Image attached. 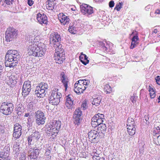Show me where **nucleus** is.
Returning <instances> with one entry per match:
<instances>
[{
  "label": "nucleus",
  "instance_id": "nucleus-15",
  "mask_svg": "<svg viewBox=\"0 0 160 160\" xmlns=\"http://www.w3.org/2000/svg\"><path fill=\"white\" fill-rule=\"evenodd\" d=\"M45 129L47 135L48 136L52 137V138H55L56 134L58 133L56 131V129H55L51 124L46 126Z\"/></svg>",
  "mask_w": 160,
  "mask_h": 160
},
{
  "label": "nucleus",
  "instance_id": "nucleus-19",
  "mask_svg": "<svg viewBox=\"0 0 160 160\" xmlns=\"http://www.w3.org/2000/svg\"><path fill=\"white\" fill-rule=\"evenodd\" d=\"M73 98V96L70 95H68L67 96L66 100V105L68 108H71L74 105Z\"/></svg>",
  "mask_w": 160,
  "mask_h": 160
},
{
  "label": "nucleus",
  "instance_id": "nucleus-61",
  "mask_svg": "<svg viewBox=\"0 0 160 160\" xmlns=\"http://www.w3.org/2000/svg\"><path fill=\"white\" fill-rule=\"evenodd\" d=\"M98 160H104V158H103V157H102V158H100V157H99V158L98 159Z\"/></svg>",
  "mask_w": 160,
  "mask_h": 160
},
{
  "label": "nucleus",
  "instance_id": "nucleus-10",
  "mask_svg": "<svg viewBox=\"0 0 160 160\" xmlns=\"http://www.w3.org/2000/svg\"><path fill=\"white\" fill-rule=\"evenodd\" d=\"M35 122L38 125H42L44 124L46 119L44 113L41 111L38 110L35 113Z\"/></svg>",
  "mask_w": 160,
  "mask_h": 160
},
{
  "label": "nucleus",
  "instance_id": "nucleus-18",
  "mask_svg": "<svg viewBox=\"0 0 160 160\" xmlns=\"http://www.w3.org/2000/svg\"><path fill=\"white\" fill-rule=\"evenodd\" d=\"M60 76H61V82L65 87V90L66 91L68 87V83L69 82V80L63 72L61 73Z\"/></svg>",
  "mask_w": 160,
  "mask_h": 160
},
{
  "label": "nucleus",
  "instance_id": "nucleus-47",
  "mask_svg": "<svg viewBox=\"0 0 160 160\" xmlns=\"http://www.w3.org/2000/svg\"><path fill=\"white\" fill-rule=\"evenodd\" d=\"M157 83L160 85V76H157L155 78Z\"/></svg>",
  "mask_w": 160,
  "mask_h": 160
},
{
  "label": "nucleus",
  "instance_id": "nucleus-37",
  "mask_svg": "<svg viewBox=\"0 0 160 160\" xmlns=\"http://www.w3.org/2000/svg\"><path fill=\"white\" fill-rule=\"evenodd\" d=\"M68 31L71 33L75 34L76 33V28L74 26H71L70 25L68 29Z\"/></svg>",
  "mask_w": 160,
  "mask_h": 160
},
{
  "label": "nucleus",
  "instance_id": "nucleus-1",
  "mask_svg": "<svg viewBox=\"0 0 160 160\" xmlns=\"http://www.w3.org/2000/svg\"><path fill=\"white\" fill-rule=\"evenodd\" d=\"M28 54L29 55H33L35 57H42L43 56L46 52L45 48V45L44 44H39L36 42L31 40L29 42L28 46Z\"/></svg>",
  "mask_w": 160,
  "mask_h": 160
},
{
  "label": "nucleus",
  "instance_id": "nucleus-27",
  "mask_svg": "<svg viewBox=\"0 0 160 160\" xmlns=\"http://www.w3.org/2000/svg\"><path fill=\"white\" fill-rule=\"evenodd\" d=\"M13 76H11L8 78L7 79V84L11 87H12L11 85H14L17 83V81L15 79H13L14 78Z\"/></svg>",
  "mask_w": 160,
  "mask_h": 160
},
{
  "label": "nucleus",
  "instance_id": "nucleus-48",
  "mask_svg": "<svg viewBox=\"0 0 160 160\" xmlns=\"http://www.w3.org/2000/svg\"><path fill=\"white\" fill-rule=\"evenodd\" d=\"M119 4H120L121 3H119ZM121 8V5L120 4H117L114 8V9H116L118 11H119Z\"/></svg>",
  "mask_w": 160,
  "mask_h": 160
},
{
  "label": "nucleus",
  "instance_id": "nucleus-39",
  "mask_svg": "<svg viewBox=\"0 0 160 160\" xmlns=\"http://www.w3.org/2000/svg\"><path fill=\"white\" fill-rule=\"evenodd\" d=\"M127 125H135L134 120L132 118H129L127 120Z\"/></svg>",
  "mask_w": 160,
  "mask_h": 160
},
{
  "label": "nucleus",
  "instance_id": "nucleus-54",
  "mask_svg": "<svg viewBox=\"0 0 160 160\" xmlns=\"http://www.w3.org/2000/svg\"><path fill=\"white\" fill-rule=\"evenodd\" d=\"M155 137H156L158 140L157 145H160V134L159 135L156 136Z\"/></svg>",
  "mask_w": 160,
  "mask_h": 160
},
{
  "label": "nucleus",
  "instance_id": "nucleus-9",
  "mask_svg": "<svg viewBox=\"0 0 160 160\" xmlns=\"http://www.w3.org/2000/svg\"><path fill=\"white\" fill-rule=\"evenodd\" d=\"M82 113L80 108L76 109L73 115V122L75 125H79L82 120Z\"/></svg>",
  "mask_w": 160,
  "mask_h": 160
},
{
  "label": "nucleus",
  "instance_id": "nucleus-26",
  "mask_svg": "<svg viewBox=\"0 0 160 160\" xmlns=\"http://www.w3.org/2000/svg\"><path fill=\"white\" fill-rule=\"evenodd\" d=\"M39 153V150L37 148H35L33 149V152L32 154H30L29 156L30 158L35 159H36Z\"/></svg>",
  "mask_w": 160,
  "mask_h": 160
},
{
  "label": "nucleus",
  "instance_id": "nucleus-59",
  "mask_svg": "<svg viewBox=\"0 0 160 160\" xmlns=\"http://www.w3.org/2000/svg\"><path fill=\"white\" fill-rule=\"evenodd\" d=\"M29 116H31V115H30L29 113H25L24 115V117H29Z\"/></svg>",
  "mask_w": 160,
  "mask_h": 160
},
{
  "label": "nucleus",
  "instance_id": "nucleus-62",
  "mask_svg": "<svg viewBox=\"0 0 160 160\" xmlns=\"http://www.w3.org/2000/svg\"><path fill=\"white\" fill-rule=\"evenodd\" d=\"M48 2H53L55 0H47Z\"/></svg>",
  "mask_w": 160,
  "mask_h": 160
},
{
  "label": "nucleus",
  "instance_id": "nucleus-55",
  "mask_svg": "<svg viewBox=\"0 0 160 160\" xmlns=\"http://www.w3.org/2000/svg\"><path fill=\"white\" fill-rule=\"evenodd\" d=\"M152 6L150 5H148L145 8V9L147 11H148L152 8Z\"/></svg>",
  "mask_w": 160,
  "mask_h": 160
},
{
  "label": "nucleus",
  "instance_id": "nucleus-25",
  "mask_svg": "<svg viewBox=\"0 0 160 160\" xmlns=\"http://www.w3.org/2000/svg\"><path fill=\"white\" fill-rule=\"evenodd\" d=\"M51 124L55 129H56V131L58 133L61 126V122L59 121H54Z\"/></svg>",
  "mask_w": 160,
  "mask_h": 160
},
{
  "label": "nucleus",
  "instance_id": "nucleus-60",
  "mask_svg": "<svg viewBox=\"0 0 160 160\" xmlns=\"http://www.w3.org/2000/svg\"><path fill=\"white\" fill-rule=\"evenodd\" d=\"M157 32H158V30L157 29H154V30L153 31V33H156Z\"/></svg>",
  "mask_w": 160,
  "mask_h": 160
},
{
  "label": "nucleus",
  "instance_id": "nucleus-5",
  "mask_svg": "<svg viewBox=\"0 0 160 160\" xmlns=\"http://www.w3.org/2000/svg\"><path fill=\"white\" fill-rule=\"evenodd\" d=\"M55 50L57 52L54 53V59L55 60L56 63L61 64L65 59V52L62 48L61 49H56Z\"/></svg>",
  "mask_w": 160,
  "mask_h": 160
},
{
  "label": "nucleus",
  "instance_id": "nucleus-35",
  "mask_svg": "<svg viewBox=\"0 0 160 160\" xmlns=\"http://www.w3.org/2000/svg\"><path fill=\"white\" fill-rule=\"evenodd\" d=\"M31 136L33 138V139H36L37 140H38L40 137V135L39 132L36 131H35L34 132H32Z\"/></svg>",
  "mask_w": 160,
  "mask_h": 160
},
{
  "label": "nucleus",
  "instance_id": "nucleus-50",
  "mask_svg": "<svg viewBox=\"0 0 160 160\" xmlns=\"http://www.w3.org/2000/svg\"><path fill=\"white\" fill-rule=\"evenodd\" d=\"M128 126L127 129L128 130H131L132 129H134V127H135L136 125H127Z\"/></svg>",
  "mask_w": 160,
  "mask_h": 160
},
{
  "label": "nucleus",
  "instance_id": "nucleus-6",
  "mask_svg": "<svg viewBox=\"0 0 160 160\" xmlns=\"http://www.w3.org/2000/svg\"><path fill=\"white\" fill-rule=\"evenodd\" d=\"M61 93L57 91H53L48 98L49 103L53 105H57L60 102Z\"/></svg>",
  "mask_w": 160,
  "mask_h": 160
},
{
  "label": "nucleus",
  "instance_id": "nucleus-4",
  "mask_svg": "<svg viewBox=\"0 0 160 160\" xmlns=\"http://www.w3.org/2000/svg\"><path fill=\"white\" fill-rule=\"evenodd\" d=\"M13 104L12 103L3 102L0 106V112L5 115H9L12 112Z\"/></svg>",
  "mask_w": 160,
  "mask_h": 160
},
{
  "label": "nucleus",
  "instance_id": "nucleus-24",
  "mask_svg": "<svg viewBox=\"0 0 160 160\" xmlns=\"http://www.w3.org/2000/svg\"><path fill=\"white\" fill-rule=\"evenodd\" d=\"M138 38L137 36L135 35L133 37L132 39V42L130 47V49H132L136 46L138 43Z\"/></svg>",
  "mask_w": 160,
  "mask_h": 160
},
{
  "label": "nucleus",
  "instance_id": "nucleus-42",
  "mask_svg": "<svg viewBox=\"0 0 160 160\" xmlns=\"http://www.w3.org/2000/svg\"><path fill=\"white\" fill-rule=\"evenodd\" d=\"M22 87L28 88H31V83L30 81L27 80L24 82Z\"/></svg>",
  "mask_w": 160,
  "mask_h": 160
},
{
  "label": "nucleus",
  "instance_id": "nucleus-58",
  "mask_svg": "<svg viewBox=\"0 0 160 160\" xmlns=\"http://www.w3.org/2000/svg\"><path fill=\"white\" fill-rule=\"evenodd\" d=\"M32 116H29V117H28V118L27 119V121H28V122H27V123L30 122L31 121V119L32 118Z\"/></svg>",
  "mask_w": 160,
  "mask_h": 160
},
{
  "label": "nucleus",
  "instance_id": "nucleus-52",
  "mask_svg": "<svg viewBox=\"0 0 160 160\" xmlns=\"http://www.w3.org/2000/svg\"><path fill=\"white\" fill-rule=\"evenodd\" d=\"M144 119H143L144 120L145 119V120L146 121V123L147 124H148L149 123V122L148 121V120H149V117L148 115H145L144 117Z\"/></svg>",
  "mask_w": 160,
  "mask_h": 160
},
{
  "label": "nucleus",
  "instance_id": "nucleus-14",
  "mask_svg": "<svg viewBox=\"0 0 160 160\" xmlns=\"http://www.w3.org/2000/svg\"><path fill=\"white\" fill-rule=\"evenodd\" d=\"M22 126L18 123L14 124L13 136L15 138H18L22 134Z\"/></svg>",
  "mask_w": 160,
  "mask_h": 160
},
{
  "label": "nucleus",
  "instance_id": "nucleus-34",
  "mask_svg": "<svg viewBox=\"0 0 160 160\" xmlns=\"http://www.w3.org/2000/svg\"><path fill=\"white\" fill-rule=\"evenodd\" d=\"M89 82L88 80L82 79L76 82V83H77L78 84L85 85H87L89 83Z\"/></svg>",
  "mask_w": 160,
  "mask_h": 160
},
{
  "label": "nucleus",
  "instance_id": "nucleus-17",
  "mask_svg": "<svg viewBox=\"0 0 160 160\" xmlns=\"http://www.w3.org/2000/svg\"><path fill=\"white\" fill-rule=\"evenodd\" d=\"M37 18L38 22L41 24H44L47 25L48 21L46 15L43 13L42 14L40 13L37 14Z\"/></svg>",
  "mask_w": 160,
  "mask_h": 160
},
{
  "label": "nucleus",
  "instance_id": "nucleus-7",
  "mask_svg": "<svg viewBox=\"0 0 160 160\" xmlns=\"http://www.w3.org/2000/svg\"><path fill=\"white\" fill-rule=\"evenodd\" d=\"M89 138L91 139L92 142L94 143L98 141L100 139L103 138V135L102 133H99L97 131L91 130L88 133Z\"/></svg>",
  "mask_w": 160,
  "mask_h": 160
},
{
  "label": "nucleus",
  "instance_id": "nucleus-29",
  "mask_svg": "<svg viewBox=\"0 0 160 160\" xmlns=\"http://www.w3.org/2000/svg\"><path fill=\"white\" fill-rule=\"evenodd\" d=\"M102 98L100 96H98L96 98H94L92 102V104L96 106H98L101 101Z\"/></svg>",
  "mask_w": 160,
  "mask_h": 160
},
{
  "label": "nucleus",
  "instance_id": "nucleus-30",
  "mask_svg": "<svg viewBox=\"0 0 160 160\" xmlns=\"http://www.w3.org/2000/svg\"><path fill=\"white\" fill-rule=\"evenodd\" d=\"M37 87L40 89H42V90H45V91H47L48 88V85L47 83L42 82L39 84L38 86Z\"/></svg>",
  "mask_w": 160,
  "mask_h": 160
},
{
  "label": "nucleus",
  "instance_id": "nucleus-46",
  "mask_svg": "<svg viewBox=\"0 0 160 160\" xmlns=\"http://www.w3.org/2000/svg\"><path fill=\"white\" fill-rule=\"evenodd\" d=\"M14 0H2V2H4L7 5H10L12 4V2Z\"/></svg>",
  "mask_w": 160,
  "mask_h": 160
},
{
  "label": "nucleus",
  "instance_id": "nucleus-21",
  "mask_svg": "<svg viewBox=\"0 0 160 160\" xmlns=\"http://www.w3.org/2000/svg\"><path fill=\"white\" fill-rule=\"evenodd\" d=\"M47 91H45V90L40 89L37 87H36V90L35 91V94L37 95L38 97L43 98L46 94Z\"/></svg>",
  "mask_w": 160,
  "mask_h": 160
},
{
  "label": "nucleus",
  "instance_id": "nucleus-28",
  "mask_svg": "<svg viewBox=\"0 0 160 160\" xmlns=\"http://www.w3.org/2000/svg\"><path fill=\"white\" fill-rule=\"evenodd\" d=\"M91 155L92 157L93 160H98L100 157V154L97 153V150H93L92 152L91 153Z\"/></svg>",
  "mask_w": 160,
  "mask_h": 160
},
{
  "label": "nucleus",
  "instance_id": "nucleus-2",
  "mask_svg": "<svg viewBox=\"0 0 160 160\" xmlns=\"http://www.w3.org/2000/svg\"><path fill=\"white\" fill-rule=\"evenodd\" d=\"M20 56L17 50H9L6 53L5 64L6 67L13 68L17 66Z\"/></svg>",
  "mask_w": 160,
  "mask_h": 160
},
{
  "label": "nucleus",
  "instance_id": "nucleus-57",
  "mask_svg": "<svg viewBox=\"0 0 160 160\" xmlns=\"http://www.w3.org/2000/svg\"><path fill=\"white\" fill-rule=\"evenodd\" d=\"M155 14H160V10L159 9H157L154 12Z\"/></svg>",
  "mask_w": 160,
  "mask_h": 160
},
{
  "label": "nucleus",
  "instance_id": "nucleus-20",
  "mask_svg": "<svg viewBox=\"0 0 160 160\" xmlns=\"http://www.w3.org/2000/svg\"><path fill=\"white\" fill-rule=\"evenodd\" d=\"M59 19L61 23L64 25L68 24L70 20L68 17L63 13L60 14Z\"/></svg>",
  "mask_w": 160,
  "mask_h": 160
},
{
  "label": "nucleus",
  "instance_id": "nucleus-13",
  "mask_svg": "<svg viewBox=\"0 0 160 160\" xmlns=\"http://www.w3.org/2000/svg\"><path fill=\"white\" fill-rule=\"evenodd\" d=\"M10 148L8 146H5L3 151L0 152V160H11L9 156Z\"/></svg>",
  "mask_w": 160,
  "mask_h": 160
},
{
  "label": "nucleus",
  "instance_id": "nucleus-41",
  "mask_svg": "<svg viewBox=\"0 0 160 160\" xmlns=\"http://www.w3.org/2000/svg\"><path fill=\"white\" fill-rule=\"evenodd\" d=\"M149 91L150 92V95L151 98H154L155 97L156 94L153 89L150 88L149 89Z\"/></svg>",
  "mask_w": 160,
  "mask_h": 160
},
{
  "label": "nucleus",
  "instance_id": "nucleus-45",
  "mask_svg": "<svg viewBox=\"0 0 160 160\" xmlns=\"http://www.w3.org/2000/svg\"><path fill=\"white\" fill-rule=\"evenodd\" d=\"M27 140L28 141V145L30 146L32 144L31 143V142L33 140H34V139H33V138L32 137V136L31 135L28 137V138Z\"/></svg>",
  "mask_w": 160,
  "mask_h": 160
},
{
  "label": "nucleus",
  "instance_id": "nucleus-56",
  "mask_svg": "<svg viewBox=\"0 0 160 160\" xmlns=\"http://www.w3.org/2000/svg\"><path fill=\"white\" fill-rule=\"evenodd\" d=\"M81 107L82 108L84 109L86 108V103H83L81 105Z\"/></svg>",
  "mask_w": 160,
  "mask_h": 160
},
{
  "label": "nucleus",
  "instance_id": "nucleus-38",
  "mask_svg": "<svg viewBox=\"0 0 160 160\" xmlns=\"http://www.w3.org/2000/svg\"><path fill=\"white\" fill-rule=\"evenodd\" d=\"M99 47H100L102 50L105 52L107 51V47L105 46V43L102 42H100L99 43Z\"/></svg>",
  "mask_w": 160,
  "mask_h": 160
},
{
  "label": "nucleus",
  "instance_id": "nucleus-53",
  "mask_svg": "<svg viewBox=\"0 0 160 160\" xmlns=\"http://www.w3.org/2000/svg\"><path fill=\"white\" fill-rule=\"evenodd\" d=\"M29 6H31L33 4L34 1L33 0H27Z\"/></svg>",
  "mask_w": 160,
  "mask_h": 160
},
{
  "label": "nucleus",
  "instance_id": "nucleus-16",
  "mask_svg": "<svg viewBox=\"0 0 160 160\" xmlns=\"http://www.w3.org/2000/svg\"><path fill=\"white\" fill-rule=\"evenodd\" d=\"M87 85H85L78 84L75 83L74 85V91L77 94H80L83 93L87 88Z\"/></svg>",
  "mask_w": 160,
  "mask_h": 160
},
{
  "label": "nucleus",
  "instance_id": "nucleus-40",
  "mask_svg": "<svg viewBox=\"0 0 160 160\" xmlns=\"http://www.w3.org/2000/svg\"><path fill=\"white\" fill-rule=\"evenodd\" d=\"M54 4H55L54 3ZM53 2H48L47 7L48 9L52 10L55 9V6Z\"/></svg>",
  "mask_w": 160,
  "mask_h": 160
},
{
  "label": "nucleus",
  "instance_id": "nucleus-8",
  "mask_svg": "<svg viewBox=\"0 0 160 160\" xmlns=\"http://www.w3.org/2000/svg\"><path fill=\"white\" fill-rule=\"evenodd\" d=\"M104 119L103 114L98 113L94 115L92 119L91 124L93 127L95 128L102 123Z\"/></svg>",
  "mask_w": 160,
  "mask_h": 160
},
{
  "label": "nucleus",
  "instance_id": "nucleus-44",
  "mask_svg": "<svg viewBox=\"0 0 160 160\" xmlns=\"http://www.w3.org/2000/svg\"><path fill=\"white\" fill-rule=\"evenodd\" d=\"M139 148L140 154H142L143 152L144 149V145L142 144H139Z\"/></svg>",
  "mask_w": 160,
  "mask_h": 160
},
{
  "label": "nucleus",
  "instance_id": "nucleus-49",
  "mask_svg": "<svg viewBox=\"0 0 160 160\" xmlns=\"http://www.w3.org/2000/svg\"><path fill=\"white\" fill-rule=\"evenodd\" d=\"M114 1H112V0L111 1L109 2V7L110 8H112L113 7H114Z\"/></svg>",
  "mask_w": 160,
  "mask_h": 160
},
{
  "label": "nucleus",
  "instance_id": "nucleus-11",
  "mask_svg": "<svg viewBox=\"0 0 160 160\" xmlns=\"http://www.w3.org/2000/svg\"><path fill=\"white\" fill-rule=\"evenodd\" d=\"M6 40L10 42L14 38H15L17 34L16 29L12 28H8L5 33Z\"/></svg>",
  "mask_w": 160,
  "mask_h": 160
},
{
  "label": "nucleus",
  "instance_id": "nucleus-64",
  "mask_svg": "<svg viewBox=\"0 0 160 160\" xmlns=\"http://www.w3.org/2000/svg\"><path fill=\"white\" fill-rule=\"evenodd\" d=\"M20 158V160H25V159L24 158Z\"/></svg>",
  "mask_w": 160,
  "mask_h": 160
},
{
  "label": "nucleus",
  "instance_id": "nucleus-3",
  "mask_svg": "<svg viewBox=\"0 0 160 160\" xmlns=\"http://www.w3.org/2000/svg\"><path fill=\"white\" fill-rule=\"evenodd\" d=\"M61 38L60 35L57 32H54L51 34L49 37L50 44L55 49H61L62 48L61 44H60Z\"/></svg>",
  "mask_w": 160,
  "mask_h": 160
},
{
  "label": "nucleus",
  "instance_id": "nucleus-32",
  "mask_svg": "<svg viewBox=\"0 0 160 160\" xmlns=\"http://www.w3.org/2000/svg\"><path fill=\"white\" fill-rule=\"evenodd\" d=\"M35 104L33 102H29L27 105V108L28 110L32 111L35 109Z\"/></svg>",
  "mask_w": 160,
  "mask_h": 160
},
{
  "label": "nucleus",
  "instance_id": "nucleus-22",
  "mask_svg": "<svg viewBox=\"0 0 160 160\" xmlns=\"http://www.w3.org/2000/svg\"><path fill=\"white\" fill-rule=\"evenodd\" d=\"M99 126L97 128V131L99 132V133H102L103 135V138L104 136V133L106 131L107 128L105 124L102 123L100 124L99 125Z\"/></svg>",
  "mask_w": 160,
  "mask_h": 160
},
{
  "label": "nucleus",
  "instance_id": "nucleus-36",
  "mask_svg": "<svg viewBox=\"0 0 160 160\" xmlns=\"http://www.w3.org/2000/svg\"><path fill=\"white\" fill-rule=\"evenodd\" d=\"M104 89L106 93H109L112 91V88L108 84H105L104 85Z\"/></svg>",
  "mask_w": 160,
  "mask_h": 160
},
{
  "label": "nucleus",
  "instance_id": "nucleus-33",
  "mask_svg": "<svg viewBox=\"0 0 160 160\" xmlns=\"http://www.w3.org/2000/svg\"><path fill=\"white\" fill-rule=\"evenodd\" d=\"M153 133L155 134L153 135L154 137V138H155L156 136L159 135L160 134V127L157 126L156 127L154 128Z\"/></svg>",
  "mask_w": 160,
  "mask_h": 160
},
{
  "label": "nucleus",
  "instance_id": "nucleus-51",
  "mask_svg": "<svg viewBox=\"0 0 160 160\" xmlns=\"http://www.w3.org/2000/svg\"><path fill=\"white\" fill-rule=\"evenodd\" d=\"M137 98L134 96H131L130 98V100L133 103H134L136 100Z\"/></svg>",
  "mask_w": 160,
  "mask_h": 160
},
{
  "label": "nucleus",
  "instance_id": "nucleus-43",
  "mask_svg": "<svg viewBox=\"0 0 160 160\" xmlns=\"http://www.w3.org/2000/svg\"><path fill=\"white\" fill-rule=\"evenodd\" d=\"M136 130V128L134 127V129L132 128L131 130H128V131L130 135L132 136L135 134Z\"/></svg>",
  "mask_w": 160,
  "mask_h": 160
},
{
  "label": "nucleus",
  "instance_id": "nucleus-31",
  "mask_svg": "<svg viewBox=\"0 0 160 160\" xmlns=\"http://www.w3.org/2000/svg\"><path fill=\"white\" fill-rule=\"evenodd\" d=\"M31 88H25L24 87L22 88V95L24 97H26L30 92Z\"/></svg>",
  "mask_w": 160,
  "mask_h": 160
},
{
  "label": "nucleus",
  "instance_id": "nucleus-12",
  "mask_svg": "<svg viewBox=\"0 0 160 160\" xmlns=\"http://www.w3.org/2000/svg\"><path fill=\"white\" fill-rule=\"evenodd\" d=\"M81 10L84 15L88 16L94 12L93 8L87 4H83L80 6Z\"/></svg>",
  "mask_w": 160,
  "mask_h": 160
},
{
  "label": "nucleus",
  "instance_id": "nucleus-63",
  "mask_svg": "<svg viewBox=\"0 0 160 160\" xmlns=\"http://www.w3.org/2000/svg\"><path fill=\"white\" fill-rule=\"evenodd\" d=\"M150 16L152 17H153L154 16L153 15V13L152 12H151L150 13Z\"/></svg>",
  "mask_w": 160,
  "mask_h": 160
},
{
  "label": "nucleus",
  "instance_id": "nucleus-23",
  "mask_svg": "<svg viewBox=\"0 0 160 160\" xmlns=\"http://www.w3.org/2000/svg\"><path fill=\"white\" fill-rule=\"evenodd\" d=\"M88 57L87 55L83 53H81V55L79 56V59L81 62L84 65H86L89 62V60L88 59Z\"/></svg>",
  "mask_w": 160,
  "mask_h": 160
}]
</instances>
